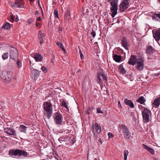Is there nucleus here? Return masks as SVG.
Returning <instances> with one entry per match:
<instances>
[{
    "instance_id": "obj_40",
    "label": "nucleus",
    "mask_w": 160,
    "mask_h": 160,
    "mask_svg": "<svg viewBox=\"0 0 160 160\" xmlns=\"http://www.w3.org/2000/svg\"><path fill=\"white\" fill-rule=\"evenodd\" d=\"M8 52L5 53L2 55V58L3 60L7 59L8 58Z\"/></svg>"
},
{
    "instance_id": "obj_11",
    "label": "nucleus",
    "mask_w": 160,
    "mask_h": 160,
    "mask_svg": "<svg viewBox=\"0 0 160 160\" xmlns=\"http://www.w3.org/2000/svg\"><path fill=\"white\" fill-rule=\"evenodd\" d=\"M43 110L44 114L48 119H49L52 114L53 107Z\"/></svg>"
},
{
    "instance_id": "obj_38",
    "label": "nucleus",
    "mask_w": 160,
    "mask_h": 160,
    "mask_svg": "<svg viewBox=\"0 0 160 160\" xmlns=\"http://www.w3.org/2000/svg\"><path fill=\"white\" fill-rule=\"evenodd\" d=\"M2 27L5 29H9L11 27L10 23L8 22L6 23L5 24L3 25Z\"/></svg>"
},
{
    "instance_id": "obj_41",
    "label": "nucleus",
    "mask_w": 160,
    "mask_h": 160,
    "mask_svg": "<svg viewBox=\"0 0 160 160\" xmlns=\"http://www.w3.org/2000/svg\"><path fill=\"white\" fill-rule=\"evenodd\" d=\"M128 151L127 150H125L124 152V160H127V158L128 155Z\"/></svg>"
},
{
    "instance_id": "obj_48",
    "label": "nucleus",
    "mask_w": 160,
    "mask_h": 160,
    "mask_svg": "<svg viewBox=\"0 0 160 160\" xmlns=\"http://www.w3.org/2000/svg\"><path fill=\"white\" fill-rule=\"evenodd\" d=\"M108 138H113V137H114L113 134H112V133L111 132H109L108 133Z\"/></svg>"
},
{
    "instance_id": "obj_6",
    "label": "nucleus",
    "mask_w": 160,
    "mask_h": 160,
    "mask_svg": "<svg viewBox=\"0 0 160 160\" xmlns=\"http://www.w3.org/2000/svg\"><path fill=\"white\" fill-rule=\"evenodd\" d=\"M129 6V2L128 0H122L119 6V10L121 12H124Z\"/></svg>"
},
{
    "instance_id": "obj_25",
    "label": "nucleus",
    "mask_w": 160,
    "mask_h": 160,
    "mask_svg": "<svg viewBox=\"0 0 160 160\" xmlns=\"http://www.w3.org/2000/svg\"><path fill=\"white\" fill-rule=\"evenodd\" d=\"M43 110L52 107V103L49 102H44L43 103Z\"/></svg>"
},
{
    "instance_id": "obj_43",
    "label": "nucleus",
    "mask_w": 160,
    "mask_h": 160,
    "mask_svg": "<svg viewBox=\"0 0 160 160\" xmlns=\"http://www.w3.org/2000/svg\"><path fill=\"white\" fill-rule=\"evenodd\" d=\"M54 14L55 18H58V10L57 9L54 10Z\"/></svg>"
},
{
    "instance_id": "obj_17",
    "label": "nucleus",
    "mask_w": 160,
    "mask_h": 160,
    "mask_svg": "<svg viewBox=\"0 0 160 160\" xmlns=\"http://www.w3.org/2000/svg\"><path fill=\"white\" fill-rule=\"evenodd\" d=\"M19 149H11L9 152V155L11 156H18Z\"/></svg>"
},
{
    "instance_id": "obj_42",
    "label": "nucleus",
    "mask_w": 160,
    "mask_h": 160,
    "mask_svg": "<svg viewBox=\"0 0 160 160\" xmlns=\"http://www.w3.org/2000/svg\"><path fill=\"white\" fill-rule=\"evenodd\" d=\"M34 19L31 18L28 19L27 21V22L28 24H31L32 22L34 21Z\"/></svg>"
},
{
    "instance_id": "obj_29",
    "label": "nucleus",
    "mask_w": 160,
    "mask_h": 160,
    "mask_svg": "<svg viewBox=\"0 0 160 160\" xmlns=\"http://www.w3.org/2000/svg\"><path fill=\"white\" fill-rule=\"evenodd\" d=\"M27 127L23 125H20L19 128V131L22 132L26 133Z\"/></svg>"
},
{
    "instance_id": "obj_4",
    "label": "nucleus",
    "mask_w": 160,
    "mask_h": 160,
    "mask_svg": "<svg viewBox=\"0 0 160 160\" xmlns=\"http://www.w3.org/2000/svg\"><path fill=\"white\" fill-rule=\"evenodd\" d=\"M52 117L54 123L56 125H62L63 119L62 115L59 112L54 113Z\"/></svg>"
},
{
    "instance_id": "obj_24",
    "label": "nucleus",
    "mask_w": 160,
    "mask_h": 160,
    "mask_svg": "<svg viewBox=\"0 0 160 160\" xmlns=\"http://www.w3.org/2000/svg\"><path fill=\"white\" fill-rule=\"evenodd\" d=\"M33 58L36 62H41L42 58V56L38 53H35L33 56Z\"/></svg>"
},
{
    "instance_id": "obj_61",
    "label": "nucleus",
    "mask_w": 160,
    "mask_h": 160,
    "mask_svg": "<svg viewBox=\"0 0 160 160\" xmlns=\"http://www.w3.org/2000/svg\"><path fill=\"white\" fill-rule=\"evenodd\" d=\"M18 21H19V19L18 18V17H16V19L15 20V22H18Z\"/></svg>"
},
{
    "instance_id": "obj_58",
    "label": "nucleus",
    "mask_w": 160,
    "mask_h": 160,
    "mask_svg": "<svg viewBox=\"0 0 160 160\" xmlns=\"http://www.w3.org/2000/svg\"><path fill=\"white\" fill-rule=\"evenodd\" d=\"M98 141L101 144H102V141L101 138H99L98 139Z\"/></svg>"
},
{
    "instance_id": "obj_22",
    "label": "nucleus",
    "mask_w": 160,
    "mask_h": 160,
    "mask_svg": "<svg viewBox=\"0 0 160 160\" xmlns=\"http://www.w3.org/2000/svg\"><path fill=\"white\" fill-rule=\"evenodd\" d=\"M124 102L126 105L129 106L132 108H133L134 107V104L132 101L131 100H128L127 98L124 99Z\"/></svg>"
},
{
    "instance_id": "obj_31",
    "label": "nucleus",
    "mask_w": 160,
    "mask_h": 160,
    "mask_svg": "<svg viewBox=\"0 0 160 160\" xmlns=\"http://www.w3.org/2000/svg\"><path fill=\"white\" fill-rule=\"evenodd\" d=\"M45 36V35L42 32L41 30H39L38 35V38L39 39H43Z\"/></svg>"
},
{
    "instance_id": "obj_28",
    "label": "nucleus",
    "mask_w": 160,
    "mask_h": 160,
    "mask_svg": "<svg viewBox=\"0 0 160 160\" xmlns=\"http://www.w3.org/2000/svg\"><path fill=\"white\" fill-rule=\"evenodd\" d=\"M33 71L35 72V73L34 74V79L35 80H36L39 76L41 71L36 69H33Z\"/></svg>"
},
{
    "instance_id": "obj_16",
    "label": "nucleus",
    "mask_w": 160,
    "mask_h": 160,
    "mask_svg": "<svg viewBox=\"0 0 160 160\" xmlns=\"http://www.w3.org/2000/svg\"><path fill=\"white\" fill-rule=\"evenodd\" d=\"M155 50L151 45L146 47V53L149 55H152L155 52Z\"/></svg>"
},
{
    "instance_id": "obj_1",
    "label": "nucleus",
    "mask_w": 160,
    "mask_h": 160,
    "mask_svg": "<svg viewBox=\"0 0 160 160\" xmlns=\"http://www.w3.org/2000/svg\"><path fill=\"white\" fill-rule=\"evenodd\" d=\"M107 0L109 2H110V5L112 7L110 8V10L112 12L111 15L112 18H114L117 13L118 0Z\"/></svg>"
},
{
    "instance_id": "obj_10",
    "label": "nucleus",
    "mask_w": 160,
    "mask_h": 160,
    "mask_svg": "<svg viewBox=\"0 0 160 160\" xmlns=\"http://www.w3.org/2000/svg\"><path fill=\"white\" fill-rule=\"evenodd\" d=\"M152 33L154 38L158 42L160 40V28L154 29L152 31Z\"/></svg>"
},
{
    "instance_id": "obj_50",
    "label": "nucleus",
    "mask_w": 160,
    "mask_h": 160,
    "mask_svg": "<svg viewBox=\"0 0 160 160\" xmlns=\"http://www.w3.org/2000/svg\"><path fill=\"white\" fill-rule=\"evenodd\" d=\"M97 112L98 113H102L103 112L101 110V108H98L97 110Z\"/></svg>"
},
{
    "instance_id": "obj_20",
    "label": "nucleus",
    "mask_w": 160,
    "mask_h": 160,
    "mask_svg": "<svg viewBox=\"0 0 160 160\" xmlns=\"http://www.w3.org/2000/svg\"><path fill=\"white\" fill-rule=\"evenodd\" d=\"M101 75H102L101 72H99L97 73L96 81L97 83L100 85H102L103 82L102 80L100 78V76H102Z\"/></svg>"
},
{
    "instance_id": "obj_8",
    "label": "nucleus",
    "mask_w": 160,
    "mask_h": 160,
    "mask_svg": "<svg viewBox=\"0 0 160 160\" xmlns=\"http://www.w3.org/2000/svg\"><path fill=\"white\" fill-rule=\"evenodd\" d=\"M10 57L14 61H16L18 57V54L17 49L13 47H11L10 52Z\"/></svg>"
},
{
    "instance_id": "obj_34",
    "label": "nucleus",
    "mask_w": 160,
    "mask_h": 160,
    "mask_svg": "<svg viewBox=\"0 0 160 160\" xmlns=\"http://www.w3.org/2000/svg\"><path fill=\"white\" fill-rule=\"evenodd\" d=\"M68 139V137L66 136H62L58 139V141L61 142L62 141H65Z\"/></svg>"
},
{
    "instance_id": "obj_64",
    "label": "nucleus",
    "mask_w": 160,
    "mask_h": 160,
    "mask_svg": "<svg viewBox=\"0 0 160 160\" xmlns=\"http://www.w3.org/2000/svg\"><path fill=\"white\" fill-rule=\"evenodd\" d=\"M16 0L19 2H21L22 1V0Z\"/></svg>"
},
{
    "instance_id": "obj_27",
    "label": "nucleus",
    "mask_w": 160,
    "mask_h": 160,
    "mask_svg": "<svg viewBox=\"0 0 160 160\" xmlns=\"http://www.w3.org/2000/svg\"><path fill=\"white\" fill-rule=\"evenodd\" d=\"M18 156H23L27 157L28 155V153L25 151L19 149Z\"/></svg>"
},
{
    "instance_id": "obj_2",
    "label": "nucleus",
    "mask_w": 160,
    "mask_h": 160,
    "mask_svg": "<svg viewBox=\"0 0 160 160\" xmlns=\"http://www.w3.org/2000/svg\"><path fill=\"white\" fill-rule=\"evenodd\" d=\"M1 77L5 85L10 83L11 81V75L10 72L2 71Z\"/></svg>"
},
{
    "instance_id": "obj_3",
    "label": "nucleus",
    "mask_w": 160,
    "mask_h": 160,
    "mask_svg": "<svg viewBox=\"0 0 160 160\" xmlns=\"http://www.w3.org/2000/svg\"><path fill=\"white\" fill-rule=\"evenodd\" d=\"M144 58L143 56H139L136 63L135 68L137 70L140 71L143 70L144 66Z\"/></svg>"
},
{
    "instance_id": "obj_60",
    "label": "nucleus",
    "mask_w": 160,
    "mask_h": 160,
    "mask_svg": "<svg viewBox=\"0 0 160 160\" xmlns=\"http://www.w3.org/2000/svg\"><path fill=\"white\" fill-rule=\"evenodd\" d=\"M39 14V12L38 11H36L35 12V14L36 15L37 14Z\"/></svg>"
},
{
    "instance_id": "obj_49",
    "label": "nucleus",
    "mask_w": 160,
    "mask_h": 160,
    "mask_svg": "<svg viewBox=\"0 0 160 160\" xmlns=\"http://www.w3.org/2000/svg\"><path fill=\"white\" fill-rule=\"evenodd\" d=\"M128 78H129L131 81H132L133 80V78L132 77V75L131 74H129L128 75H127Z\"/></svg>"
},
{
    "instance_id": "obj_12",
    "label": "nucleus",
    "mask_w": 160,
    "mask_h": 160,
    "mask_svg": "<svg viewBox=\"0 0 160 160\" xmlns=\"http://www.w3.org/2000/svg\"><path fill=\"white\" fill-rule=\"evenodd\" d=\"M122 46L126 50H128L129 43L127 38L125 37H122L121 42Z\"/></svg>"
},
{
    "instance_id": "obj_14",
    "label": "nucleus",
    "mask_w": 160,
    "mask_h": 160,
    "mask_svg": "<svg viewBox=\"0 0 160 160\" xmlns=\"http://www.w3.org/2000/svg\"><path fill=\"white\" fill-rule=\"evenodd\" d=\"M112 58L113 60L116 62H119L121 61L122 58L124 59V56H122L120 55L114 54V51L112 52Z\"/></svg>"
},
{
    "instance_id": "obj_63",
    "label": "nucleus",
    "mask_w": 160,
    "mask_h": 160,
    "mask_svg": "<svg viewBox=\"0 0 160 160\" xmlns=\"http://www.w3.org/2000/svg\"><path fill=\"white\" fill-rule=\"evenodd\" d=\"M138 107L139 108H140V107H142V106L141 105H139L138 106Z\"/></svg>"
},
{
    "instance_id": "obj_45",
    "label": "nucleus",
    "mask_w": 160,
    "mask_h": 160,
    "mask_svg": "<svg viewBox=\"0 0 160 160\" xmlns=\"http://www.w3.org/2000/svg\"><path fill=\"white\" fill-rule=\"evenodd\" d=\"M101 76H102L103 79L104 80H105L106 82L108 81V78L107 77L106 75L102 73V75H101Z\"/></svg>"
},
{
    "instance_id": "obj_36",
    "label": "nucleus",
    "mask_w": 160,
    "mask_h": 160,
    "mask_svg": "<svg viewBox=\"0 0 160 160\" xmlns=\"http://www.w3.org/2000/svg\"><path fill=\"white\" fill-rule=\"evenodd\" d=\"M93 109L92 108L90 107L87 108V111H85L84 112L85 114L89 115L92 112V110Z\"/></svg>"
},
{
    "instance_id": "obj_30",
    "label": "nucleus",
    "mask_w": 160,
    "mask_h": 160,
    "mask_svg": "<svg viewBox=\"0 0 160 160\" xmlns=\"http://www.w3.org/2000/svg\"><path fill=\"white\" fill-rule=\"evenodd\" d=\"M118 69L120 73L122 74H125L126 73V71L123 68L122 64H121L119 66Z\"/></svg>"
},
{
    "instance_id": "obj_44",
    "label": "nucleus",
    "mask_w": 160,
    "mask_h": 160,
    "mask_svg": "<svg viewBox=\"0 0 160 160\" xmlns=\"http://www.w3.org/2000/svg\"><path fill=\"white\" fill-rule=\"evenodd\" d=\"M15 2L17 3V4H16V5L17 6H18L22 5L23 6V7H21V8H25L24 4H21V2H19L18 1H17L16 0V1H15Z\"/></svg>"
},
{
    "instance_id": "obj_62",
    "label": "nucleus",
    "mask_w": 160,
    "mask_h": 160,
    "mask_svg": "<svg viewBox=\"0 0 160 160\" xmlns=\"http://www.w3.org/2000/svg\"><path fill=\"white\" fill-rule=\"evenodd\" d=\"M56 3V2L55 1H53L52 2V4L53 5H54V4H55Z\"/></svg>"
},
{
    "instance_id": "obj_32",
    "label": "nucleus",
    "mask_w": 160,
    "mask_h": 160,
    "mask_svg": "<svg viewBox=\"0 0 160 160\" xmlns=\"http://www.w3.org/2000/svg\"><path fill=\"white\" fill-rule=\"evenodd\" d=\"M60 105L61 107H64L66 108L67 110H69L68 107L67 105V102L65 101L64 99H62V101L60 104Z\"/></svg>"
},
{
    "instance_id": "obj_56",
    "label": "nucleus",
    "mask_w": 160,
    "mask_h": 160,
    "mask_svg": "<svg viewBox=\"0 0 160 160\" xmlns=\"http://www.w3.org/2000/svg\"><path fill=\"white\" fill-rule=\"evenodd\" d=\"M118 107L119 108H122L121 105L120 104V102L119 101H118Z\"/></svg>"
},
{
    "instance_id": "obj_37",
    "label": "nucleus",
    "mask_w": 160,
    "mask_h": 160,
    "mask_svg": "<svg viewBox=\"0 0 160 160\" xmlns=\"http://www.w3.org/2000/svg\"><path fill=\"white\" fill-rule=\"evenodd\" d=\"M16 4H17V3L15 2H11V6L12 7L15 8H20L21 7H23V6L22 5L18 6H17L16 5Z\"/></svg>"
},
{
    "instance_id": "obj_35",
    "label": "nucleus",
    "mask_w": 160,
    "mask_h": 160,
    "mask_svg": "<svg viewBox=\"0 0 160 160\" xmlns=\"http://www.w3.org/2000/svg\"><path fill=\"white\" fill-rule=\"evenodd\" d=\"M152 18L155 19H157V20H158V19H157V18H158L160 19V13H159L157 14V13H154V14L152 16Z\"/></svg>"
},
{
    "instance_id": "obj_51",
    "label": "nucleus",
    "mask_w": 160,
    "mask_h": 160,
    "mask_svg": "<svg viewBox=\"0 0 160 160\" xmlns=\"http://www.w3.org/2000/svg\"><path fill=\"white\" fill-rule=\"evenodd\" d=\"M38 4H39V6H40V8H41V12H42V17L43 18V16H44V14H43V12L42 11V8H41V7L40 5V3H39V0H38Z\"/></svg>"
},
{
    "instance_id": "obj_26",
    "label": "nucleus",
    "mask_w": 160,
    "mask_h": 160,
    "mask_svg": "<svg viewBox=\"0 0 160 160\" xmlns=\"http://www.w3.org/2000/svg\"><path fill=\"white\" fill-rule=\"evenodd\" d=\"M136 101L141 104L145 105V102L146 100L143 96H141L138 98Z\"/></svg>"
},
{
    "instance_id": "obj_47",
    "label": "nucleus",
    "mask_w": 160,
    "mask_h": 160,
    "mask_svg": "<svg viewBox=\"0 0 160 160\" xmlns=\"http://www.w3.org/2000/svg\"><path fill=\"white\" fill-rule=\"evenodd\" d=\"M10 19L12 22H13L14 21V17L15 16H13V15L11 14L10 15Z\"/></svg>"
},
{
    "instance_id": "obj_53",
    "label": "nucleus",
    "mask_w": 160,
    "mask_h": 160,
    "mask_svg": "<svg viewBox=\"0 0 160 160\" xmlns=\"http://www.w3.org/2000/svg\"><path fill=\"white\" fill-rule=\"evenodd\" d=\"M91 34L93 37V38H94V37L96 36V33L93 31V29L92 32H91Z\"/></svg>"
},
{
    "instance_id": "obj_19",
    "label": "nucleus",
    "mask_w": 160,
    "mask_h": 160,
    "mask_svg": "<svg viewBox=\"0 0 160 160\" xmlns=\"http://www.w3.org/2000/svg\"><path fill=\"white\" fill-rule=\"evenodd\" d=\"M160 104V98L159 97L155 98L152 103L153 107L155 108H158Z\"/></svg>"
},
{
    "instance_id": "obj_46",
    "label": "nucleus",
    "mask_w": 160,
    "mask_h": 160,
    "mask_svg": "<svg viewBox=\"0 0 160 160\" xmlns=\"http://www.w3.org/2000/svg\"><path fill=\"white\" fill-rule=\"evenodd\" d=\"M41 69L42 72L44 73H46L47 72V68H46L44 66H42V67Z\"/></svg>"
},
{
    "instance_id": "obj_5",
    "label": "nucleus",
    "mask_w": 160,
    "mask_h": 160,
    "mask_svg": "<svg viewBox=\"0 0 160 160\" xmlns=\"http://www.w3.org/2000/svg\"><path fill=\"white\" fill-rule=\"evenodd\" d=\"M121 130H122L125 138L127 139L130 138L131 133L129 132L128 129L126 126L123 124L120 125L118 128V130L120 132Z\"/></svg>"
},
{
    "instance_id": "obj_21",
    "label": "nucleus",
    "mask_w": 160,
    "mask_h": 160,
    "mask_svg": "<svg viewBox=\"0 0 160 160\" xmlns=\"http://www.w3.org/2000/svg\"><path fill=\"white\" fill-rule=\"evenodd\" d=\"M70 11L69 10L67 9L65 12L64 15V19L67 21H69L70 17Z\"/></svg>"
},
{
    "instance_id": "obj_55",
    "label": "nucleus",
    "mask_w": 160,
    "mask_h": 160,
    "mask_svg": "<svg viewBox=\"0 0 160 160\" xmlns=\"http://www.w3.org/2000/svg\"><path fill=\"white\" fill-rule=\"evenodd\" d=\"M43 39H39L40 41H39V42H40V44L41 45L42 44V43H43Z\"/></svg>"
},
{
    "instance_id": "obj_7",
    "label": "nucleus",
    "mask_w": 160,
    "mask_h": 160,
    "mask_svg": "<svg viewBox=\"0 0 160 160\" xmlns=\"http://www.w3.org/2000/svg\"><path fill=\"white\" fill-rule=\"evenodd\" d=\"M142 114L143 119L146 122H148L149 121V116L151 115V111L148 109L144 108L142 112Z\"/></svg>"
},
{
    "instance_id": "obj_57",
    "label": "nucleus",
    "mask_w": 160,
    "mask_h": 160,
    "mask_svg": "<svg viewBox=\"0 0 160 160\" xmlns=\"http://www.w3.org/2000/svg\"><path fill=\"white\" fill-rule=\"evenodd\" d=\"M41 20V17H39L38 18L36 19V20L37 21H40Z\"/></svg>"
},
{
    "instance_id": "obj_54",
    "label": "nucleus",
    "mask_w": 160,
    "mask_h": 160,
    "mask_svg": "<svg viewBox=\"0 0 160 160\" xmlns=\"http://www.w3.org/2000/svg\"><path fill=\"white\" fill-rule=\"evenodd\" d=\"M141 75H139L137 76V80L138 81H142V80L141 79Z\"/></svg>"
},
{
    "instance_id": "obj_13",
    "label": "nucleus",
    "mask_w": 160,
    "mask_h": 160,
    "mask_svg": "<svg viewBox=\"0 0 160 160\" xmlns=\"http://www.w3.org/2000/svg\"><path fill=\"white\" fill-rule=\"evenodd\" d=\"M137 60L138 58H137L136 55H131L129 59L128 63L129 65L134 66L136 64Z\"/></svg>"
},
{
    "instance_id": "obj_23",
    "label": "nucleus",
    "mask_w": 160,
    "mask_h": 160,
    "mask_svg": "<svg viewBox=\"0 0 160 160\" xmlns=\"http://www.w3.org/2000/svg\"><path fill=\"white\" fill-rule=\"evenodd\" d=\"M142 146L143 148L148 151L152 154L154 155L155 154V152L153 148L149 147L147 145L144 144H143Z\"/></svg>"
},
{
    "instance_id": "obj_52",
    "label": "nucleus",
    "mask_w": 160,
    "mask_h": 160,
    "mask_svg": "<svg viewBox=\"0 0 160 160\" xmlns=\"http://www.w3.org/2000/svg\"><path fill=\"white\" fill-rule=\"evenodd\" d=\"M80 56L81 59L82 60L84 59V57L83 56V54L81 52V51H79Z\"/></svg>"
},
{
    "instance_id": "obj_33",
    "label": "nucleus",
    "mask_w": 160,
    "mask_h": 160,
    "mask_svg": "<svg viewBox=\"0 0 160 160\" xmlns=\"http://www.w3.org/2000/svg\"><path fill=\"white\" fill-rule=\"evenodd\" d=\"M57 45L60 47L63 51L64 53H66V51L64 48V46L63 44L60 42H57L56 43Z\"/></svg>"
},
{
    "instance_id": "obj_59",
    "label": "nucleus",
    "mask_w": 160,
    "mask_h": 160,
    "mask_svg": "<svg viewBox=\"0 0 160 160\" xmlns=\"http://www.w3.org/2000/svg\"><path fill=\"white\" fill-rule=\"evenodd\" d=\"M35 25L37 27H38L39 25V22H36L35 23Z\"/></svg>"
},
{
    "instance_id": "obj_18",
    "label": "nucleus",
    "mask_w": 160,
    "mask_h": 160,
    "mask_svg": "<svg viewBox=\"0 0 160 160\" xmlns=\"http://www.w3.org/2000/svg\"><path fill=\"white\" fill-rule=\"evenodd\" d=\"M125 53L123 51L119 48H117V50H115L114 51V54H116L118 55H120L123 54V56H124V58H125Z\"/></svg>"
},
{
    "instance_id": "obj_39",
    "label": "nucleus",
    "mask_w": 160,
    "mask_h": 160,
    "mask_svg": "<svg viewBox=\"0 0 160 160\" xmlns=\"http://www.w3.org/2000/svg\"><path fill=\"white\" fill-rule=\"evenodd\" d=\"M17 67L18 68H20L22 66V63L21 61V60L19 59H18L17 61Z\"/></svg>"
},
{
    "instance_id": "obj_9",
    "label": "nucleus",
    "mask_w": 160,
    "mask_h": 160,
    "mask_svg": "<svg viewBox=\"0 0 160 160\" xmlns=\"http://www.w3.org/2000/svg\"><path fill=\"white\" fill-rule=\"evenodd\" d=\"M92 131L93 133V135H95V132L96 131L98 133H100L101 132V127L96 122L95 123H92Z\"/></svg>"
},
{
    "instance_id": "obj_15",
    "label": "nucleus",
    "mask_w": 160,
    "mask_h": 160,
    "mask_svg": "<svg viewBox=\"0 0 160 160\" xmlns=\"http://www.w3.org/2000/svg\"><path fill=\"white\" fill-rule=\"evenodd\" d=\"M4 131L9 135L15 136L16 135L15 130L12 128H5Z\"/></svg>"
}]
</instances>
